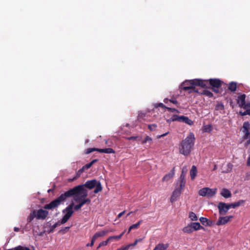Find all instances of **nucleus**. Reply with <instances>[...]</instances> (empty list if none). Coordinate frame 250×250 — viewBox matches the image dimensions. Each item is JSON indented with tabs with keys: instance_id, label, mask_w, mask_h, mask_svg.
Segmentation results:
<instances>
[{
	"instance_id": "a878e982",
	"label": "nucleus",
	"mask_w": 250,
	"mask_h": 250,
	"mask_svg": "<svg viewBox=\"0 0 250 250\" xmlns=\"http://www.w3.org/2000/svg\"><path fill=\"white\" fill-rule=\"evenodd\" d=\"M202 129L204 132H210L212 130V127L210 125H203Z\"/></svg>"
},
{
	"instance_id": "5fc2aeb1",
	"label": "nucleus",
	"mask_w": 250,
	"mask_h": 250,
	"mask_svg": "<svg viewBox=\"0 0 250 250\" xmlns=\"http://www.w3.org/2000/svg\"><path fill=\"white\" fill-rule=\"evenodd\" d=\"M217 166L216 165H215L214 166V168H213V170H216L217 169Z\"/></svg>"
},
{
	"instance_id": "2f4dec72",
	"label": "nucleus",
	"mask_w": 250,
	"mask_h": 250,
	"mask_svg": "<svg viewBox=\"0 0 250 250\" xmlns=\"http://www.w3.org/2000/svg\"><path fill=\"white\" fill-rule=\"evenodd\" d=\"M201 94L209 97H211L213 96L212 93L209 90L207 89L203 90V91L201 92Z\"/></svg>"
},
{
	"instance_id": "9b49d317",
	"label": "nucleus",
	"mask_w": 250,
	"mask_h": 250,
	"mask_svg": "<svg viewBox=\"0 0 250 250\" xmlns=\"http://www.w3.org/2000/svg\"><path fill=\"white\" fill-rule=\"evenodd\" d=\"M108 232V230H102L101 231H99V232H96L93 235V237H92V238L91 239V244H87L86 246L87 247H89V246L92 247V246H93L94 244L95 241L98 238L104 236Z\"/></svg>"
},
{
	"instance_id": "774afa93",
	"label": "nucleus",
	"mask_w": 250,
	"mask_h": 250,
	"mask_svg": "<svg viewBox=\"0 0 250 250\" xmlns=\"http://www.w3.org/2000/svg\"><path fill=\"white\" fill-rule=\"evenodd\" d=\"M128 125V124H127L126 125V126H127Z\"/></svg>"
},
{
	"instance_id": "4468645a",
	"label": "nucleus",
	"mask_w": 250,
	"mask_h": 250,
	"mask_svg": "<svg viewBox=\"0 0 250 250\" xmlns=\"http://www.w3.org/2000/svg\"><path fill=\"white\" fill-rule=\"evenodd\" d=\"M232 218L233 216L219 217L218 220L216 223V225L218 226L225 225V224L229 222Z\"/></svg>"
},
{
	"instance_id": "49530a36",
	"label": "nucleus",
	"mask_w": 250,
	"mask_h": 250,
	"mask_svg": "<svg viewBox=\"0 0 250 250\" xmlns=\"http://www.w3.org/2000/svg\"><path fill=\"white\" fill-rule=\"evenodd\" d=\"M168 134V132H166V133H164L163 134L157 135V138L158 139L161 138L162 137H163L166 136Z\"/></svg>"
},
{
	"instance_id": "473e14b6",
	"label": "nucleus",
	"mask_w": 250,
	"mask_h": 250,
	"mask_svg": "<svg viewBox=\"0 0 250 250\" xmlns=\"http://www.w3.org/2000/svg\"><path fill=\"white\" fill-rule=\"evenodd\" d=\"M78 203L79 204L78 205L76 206H73V208H74L76 210H78L79 209H80L85 204V202L83 201L81 203Z\"/></svg>"
},
{
	"instance_id": "1a4fd4ad",
	"label": "nucleus",
	"mask_w": 250,
	"mask_h": 250,
	"mask_svg": "<svg viewBox=\"0 0 250 250\" xmlns=\"http://www.w3.org/2000/svg\"><path fill=\"white\" fill-rule=\"evenodd\" d=\"M203 228L198 222H193L188 224L183 229V231L185 233H190L193 231L199 230Z\"/></svg>"
},
{
	"instance_id": "c756f323",
	"label": "nucleus",
	"mask_w": 250,
	"mask_h": 250,
	"mask_svg": "<svg viewBox=\"0 0 250 250\" xmlns=\"http://www.w3.org/2000/svg\"><path fill=\"white\" fill-rule=\"evenodd\" d=\"M96 187L94 190V193H97L101 191L102 189V187L100 182H98L96 184V185L95 186Z\"/></svg>"
},
{
	"instance_id": "412c9836",
	"label": "nucleus",
	"mask_w": 250,
	"mask_h": 250,
	"mask_svg": "<svg viewBox=\"0 0 250 250\" xmlns=\"http://www.w3.org/2000/svg\"><path fill=\"white\" fill-rule=\"evenodd\" d=\"M97 151L101 153H114L115 151L114 150L110 148H104V149H97Z\"/></svg>"
},
{
	"instance_id": "79ce46f5",
	"label": "nucleus",
	"mask_w": 250,
	"mask_h": 250,
	"mask_svg": "<svg viewBox=\"0 0 250 250\" xmlns=\"http://www.w3.org/2000/svg\"><path fill=\"white\" fill-rule=\"evenodd\" d=\"M97 148H88L86 150V154H89V153H91L92 152L94 151H97Z\"/></svg>"
},
{
	"instance_id": "c85d7f7f",
	"label": "nucleus",
	"mask_w": 250,
	"mask_h": 250,
	"mask_svg": "<svg viewBox=\"0 0 250 250\" xmlns=\"http://www.w3.org/2000/svg\"><path fill=\"white\" fill-rule=\"evenodd\" d=\"M229 89L232 92H234L236 89V83L234 82H231L229 84Z\"/></svg>"
},
{
	"instance_id": "338daca9",
	"label": "nucleus",
	"mask_w": 250,
	"mask_h": 250,
	"mask_svg": "<svg viewBox=\"0 0 250 250\" xmlns=\"http://www.w3.org/2000/svg\"><path fill=\"white\" fill-rule=\"evenodd\" d=\"M69 228H70V227H68L66 228V229H69Z\"/></svg>"
},
{
	"instance_id": "4c0bfd02",
	"label": "nucleus",
	"mask_w": 250,
	"mask_h": 250,
	"mask_svg": "<svg viewBox=\"0 0 250 250\" xmlns=\"http://www.w3.org/2000/svg\"><path fill=\"white\" fill-rule=\"evenodd\" d=\"M148 127L150 131H154L157 127V125L156 124L149 125H148Z\"/></svg>"
},
{
	"instance_id": "a19ab883",
	"label": "nucleus",
	"mask_w": 250,
	"mask_h": 250,
	"mask_svg": "<svg viewBox=\"0 0 250 250\" xmlns=\"http://www.w3.org/2000/svg\"><path fill=\"white\" fill-rule=\"evenodd\" d=\"M141 240H142V239H136L133 243L129 244L127 246H129V248L130 247L135 246L139 242L141 241Z\"/></svg>"
},
{
	"instance_id": "72a5a7b5",
	"label": "nucleus",
	"mask_w": 250,
	"mask_h": 250,
	"mask_svg": "<svg viewBox=\"0 0 250 250\" xmlns=\"http://www.w3.org/2000/svg\"><path fill=\"white\" fill-rule=\"evenodd\" d=\"M189 218L192 221H196L198 219V218H197L196 215L193 212H191L189 213Z\"/></svg>"
},
{
	"instance_id": "f257e3e1",
	"label": "nucleus",
	"mask_w": 250,
	"mask_h": 250,
	"mask_svg": "<svg viewBox=\"0 0 250 250\" xmlns=\"http://www.w3.org/2000/svg\"><path fill=\"white\" fill-rule=\"evenodd\" d=\"M195 138L193 133L190 132L186 138L182 140L179 145V152L185 155L188 156L193 149L194 146Z\"/></svg>"
},
{
	"instance_id": "dca6fc26",
	"label": "nucleus",
	"mask_w": 250,
	"mask_h": 250,
	"mask_svg": "<svg viewBox=\"0 0 250 250\" xmlns=\"http://www.w3.org/2000/svg\"><path fill=\"white\" fill-rule=\"evenodd\" d=\"M175 170L174 168L170 170V171L162 179L163 181H168L171 179L174 175Z\"/></svg>"
},
{
	"instance_id": "864d4df0",
	"label": "nucleus",
	"mask_w": 250,
	"mask_h": 250,
	"mask_svg": "<svg viewBox=\"0 0 250 250\" xmlns=\"http://www.w3.org/2000/svg\"><path fill=\"white\" fill-rule=\"evenodd\" d=\"M14 230H15V231H18L19 230V229L18 228H16V227H15V228H14Z\"/></svg>"
},
{
	"instance_id": "e433bc0d",
	"label": "nucleus",
	"mask_w": 250,
	"mask_h": 250,
	"mask_svg": "<svg viewBox=\"0 0 250 250\" xmlns=\"http://www.w3.org/2000/svg\"><path fill=\"white\" fill-rule=\"evenodd\" d=\"M121 235H117V236H112L109 237L108 239L109 241H111L113 240H119L121 239Z\"/></svg>"
},
{
	"instance_id": "ddd939ff",
	"label": "nucleus",
	"mask_w": 250,
	"mask_h": 250,
	"mask_svg": "<svg viewBox=\"0 0 250 250\" xmlns=\"http://www.w3.org/2000/svg\"><path fill=\"white\" fill-rule=\"evenodd\" d=\"M48 214V211L43 209H40L37 211L35 210V216L37 219H44Z\"/></svg>"
},
{
	"instance_id": "2eb2a0df",
	"label": "nucleus",
	"mask_w": 250,
	"mask_h": 250,
	"mask_svg": "<svg viewBox=\"0 0 250 250\" xmlns=\"http://www.w3.org/2000/svg\"><path fill=\"white\" fill-rule=\"evenodd\" d=\"M98 181L96 180L87 181L84 184V186L89 189H92L96 185Z\"/></svg>"
},
{
	"instance_id": "4d7b16f0",
	"label": "nucleus",
	"mask_w": 250,
	"mask_h": 250,
	"mask_svg": "<svg viewBox=\"0 0 250 250\" xmlns=\"http://www.w3.org/2000/svg\"><path fill=\"white\" fill-rule=\"evenodd\" d=\"M186 169H187V168H186V167H184L183 168V169H182V173H183V172H184V171H185V170H186Z\"/></svg>"
},
{
	"instance_id": "c9c22d12",
	"label": "nucleus",
	"mask_w": 250,
	"mask_h": 250,
	"mask_svg": "<svg viewBox=\"0 0 250 250\" xmlns=\"http://www.w3.org/2000/svg\"><path fill=\"white\" fill-rule=\"evenodd\" d=\"M91 164L88 163L84 166L82 169L79 170V172H83L84 169H87L91 167Z\"/></svg>"
},
{
	"instance_id": "423d86ee",
	"label": "nucleus",
	"mask_w": 250,
	"mask_h": 250,
	"mask_svg": "<svg viewBox=\"0 0 250 250\" xmlns=\"http://www.w3.org/2000/svg\"><path fill=\"white\" fill-rule=\"evenodd\" d=\"M73 192L71 191H67L64 194L60 195L58 198L53 200L48 204H46L44 206V208L45 209H52L57 207L62 202L65 200L67 198V196L69 195Z\"/></svg>"
},
{
	"instance_id": "7ed1b4c3",
	"label": "nucleus",
	"mask_w": 250,
	"mask_h": 250,
	"mask_svg": "<svg viewBox=\"0 0 250 250\" xmlns=\"http://www.w3.org/2000/svg\"><path fill=\"white\" fill-rule=\"evenodd\" d=\"M208 83L207 80H203L201 79H193L190 80H186L184 82L181 87L184 90H189V92L196 91L195 86H200L204 87L206 86Z\"/></svg>"
},
{
	"instance_id": "0eeeda50",
	"label": "nucleus",
	"mask_w": 250,
	"mask_h": 250,
	"mask_svg": "<svg viewBox=\"0 0 250 250\" xmlns=\"http://www.w3.org/2000/svg\"><path fill=\"white\" fill-rule=\"evenodd\" d=\"M245 94H242L238 97L237 102L239 106L243 107L246 110L244 112H240L242 115H250V103L246 104L245 103Z\"/></svg>"
},
{
	"instance_id": "39448f33",
	"label": "nucleus",
	"mask_w": 250,
	"mask_h": 250,
	"mask_svg": "<svg viewBox=\"0 0 250 250\" xmlns=\"http://www.w3.org/2000/svg\"><path fill=\"white\" fill-rule=\"evenodd\" d=\"M186 182L184 180V176L183 174L181 175L179 180L178 181L177 185L178 187L176 188L173 191L170 197V202L173 203L176 201L180 197L182 191L184 189L185 186Z\"/></svg>"
},
{
	"instance_id": "603ef678",
	"label": "nucleus",
	"mask_w": 250,
	"mask_h": 250,
	"mask_svg": "<svg viewBox=\"0 0 250 250\" xmlns=\"http://www.w3.org/2000/svg\"><path fill=\"white\" fill-rule=\"evenodd\" d=\"M247 165L248 166H250V157L249 158L247 162Z\"/></svg>"
},
{
	"instance_id": "f3484780",
	"label": "nucleus",
	"mask_w": 250,
	"mask_h": 250,
	"mask_svg": "<svg viewBox=\"0 0 250 250\" xmlns=\"http://www.w3.org/2000/svg\"><path fill=\"white\" fill-rule=\"evenodd\" d=\"M209 83L212 86L218 88L221 85V82L219 79H210Z\"/></svg>"
},
{
	"instance_id": "f8f14e48",
	"label": "nucleus",
	"mask_w": 250,
	"mask_h": 250,
	"mask_svg": "<svg viewBox=\"0 0 250 250\" xmlns=\"http://www.w3.org/2000/svg\"><path fill=\"white\" fill-rule=\"evenodd\" d=\"M218 208L219 210V213L221 215L225 214L230 208L229 204H228L223 202L219 203Z\"/></svg>"
},
{
	"instance_id": "c03bdc74",
	"label": "nucleus",
	"mask_w": 250,
	"mask_h": 250,
	"mask_svg": "<svg viewBox=\"0 0 250 250\" xmlns=\"http://www.w3.org/2000/svg\"><path fill=\"white\" fill-rule=\"evenodd\" d=\"M129 249V246H126L125 247H122L116 250H128Z\"/></svg>"
},
{
	"instance_id": "a18cd8bd",
	"label": "nucleus",
	"mask_w": 250,
	"mask_h": 250,
	"mask_svg": "<svg viewBox=\"0 0 250 250\" xmlns=\"http://www.w3.org/2000/svg\"><path fill=\"white\" fill-rule=\"evenodd\" d=\"M138 138H139L138 136H133L130 137H127L126 138V139L128 140H136Z\"/></svg>"
},
{
	"instance_id": "09e8293b",
	"label": "nucleus",
	"mask_w": 250,
	"mask_h": 250,
	"mask_svg": "<svg viewBox=\"0 0 250 250\" xmlns=\"http://www.w3.org/2000/svg\"><path fill=\"white\" fill-rule=\"evenodd\" d=\"M125 212V211H123L122 212L120 213L118 215V218H120L123 214H124Z\"/></svg>"
},
{
	"instance_id": "f03ea898",
	"label": "nucleus",
	"mask_w": 250,
	"mask_h": 250,
	"mask_svg": "<svg viewBox=\"0 0 250 250\" xmlns=\"http://www.w3.org/2000/svg\"><path fill=\"white\" fill-rule=\"evenodd\" d=\"M71 190H72L73 192L71 194L67 196V198L74 195V201L77 203H81L84 201L85 204L87 202H89L88 199H85V197L87 195V192L84 188L83 185L76 186L69 191Z\"/></svg>"
},
{
	"instance_id": "393cba45",
	"label": "nucleus",
	"mask_w": 250,
	"mask_h": 250,
	"mask_svg": "<svg viewBox=\"0 0 250 250\" xmlns=\"http://www.w3.org/2000/svg\"><path fill=\"white\" fill-rule=\"evenodd\" d=\"M157 250H166L168 247V244H164L162 243L158 244L156 246Z\"/></svg>"
},
{
	"instance_id": "680f3d73",
	"label": "nucleus",
	"mask_w": 250,
	"mask_h": 250,
	"mask_svg": "<svg viewBox=\"0 0 250 250\" xmlns=\"http://www.w3.org/2000/svg\"><path fill=\"white\" fill-rule=\"evenodd\" d=\"M131 213H132V212H130L128 213L127 215H129Z\"/></svg>"
},
{
	"instance_id": "de8ad7c7",
	"label": "nucleus",
	"mask_w": 250,
	"mask_h": 250,
	"mask_svg": "<svg viewBox=\"0 0 250 250\" xmlns=\"http://www.w3.org/2000/svg\"><path fill=\"white\" fill-rule=\"evenodd\" d=\"M156 107L161 106L164 108H167V107L165 106L162 103H159L158 104H156L155 105Z\"/></svg>"
},
{
	"instance_id": "0e129e2a",
	"label": "nucleus",
	"mask_w": 250,
	"mask_h": 250,
	"mask_svg": "<svg viewBox=\"0 0 250 250\" xmlns=\"http://www.w3.org/2000/svg\"><path fill=\"white\" fill-rule=\"evenodd\" d=\"M153 250H157V249H156V247H155V248Z\"/></svg>"
},
{
	"instance_id": "bf43d9fd",
	"label": "nucleus",
	"mask_w": 250,
	"mask_h": 250,
	"mask_svg": "<svg viewBox=\"0 0 250 250\" xmlns=\"http://www.w3.org/2000/svg\"><path fill=\"white\" fill-rule=\"evenodd\" d=\"M124 232H122L120 235L121 236V237H122V236L124 235Z\"/></svg>"
},
{
	"instance_id": "6e6552de",
	"label": "nucleus",
	"mask_w": 250,
	"mask_h": 250,
	"mask_svg": "<svg viewBox=\"0 0 250 250\" xmlns=\"http://www.w3.org/2000/svg\"><path fill=\"white\" fill-rule=\"evenodd\" d=\"M242 130L244 133V144L246 146H247L250 144V124L249 122L244 123Z\"/></svg>"
},
{
	"instance_id": "7c9ffc66",
	"label": "nucleus",
	"mask_w": 250,
	"mask_h": 250,
	"mask_svg": "<svg viewBox=\"0 0 250 250\" xmlns=\"http://www.w3.org/2000/svg\"><path fill=\"white\" fill-rule=\"evenodd\" d=\"M35 216V210H33L30 213L29 216L27 218V221L28 222H31L34 218H36Z\"/></svg>"
},
{
	"instance_id": "cd10ccee",
	"label": "nucleus",
	"mask_w": 250,
	"mask_h": 250,
	"mask_svg": "<svg viewBox=\"0 0 250 250\" xmlns=\"http://www.w3.org/2000/svg\"><path fill=\"white\" fill-rule=\"evenodd\" d=\"M152 142V139L151 137L147 136L142 141V143L144 145H146L147 143L150 145Z\"/></svg>"
},
{
	"instance_id": "20e7f679",
	"label": "nucleus",
	"mask_w": 250,
	"mask_h": 250,
	"mask_svg": "<svg viewBox=\"0 0 250 250\" xmlns=\"http://www.w3.org/2000/svg\"><path fill=\"white\" fill-rule=\"evenodd\" d=\"M73 206L74 203L72 202L67 208L63 210L62 213L64 214L63 216L61 222H58L55 223L53 225L51 226L49 229L46 230L48 233H51L54 230L56 227L61 225V224L65 223L68 220V219L70 218L73 213Z\"/></svg>"
},
{
	"instance_id": "bb28decb",
	"label": "nucleus",
	"mask_w": 250,
	"mask_h": 250,
	"mask_svg": "<svg viewBox=\"0 0 250 250\" xmlns=\"http://www.w3.org/2000/svg\"><path fill=\"white\" fill-rule=\"evenodd\" d=\"M182 119V116H179L177 115H173L169 119L167 120V122H173V121H181V120Z\"/></svg>"
},
{
	"instance_id": "8fccbe9b",
	"label": "nucleus",
	"mask_w": 250,
	"mask_h": 250,
	"mask_svg": "<svg viewBox=\"0 0 250 250\" xmlns=\"http://www.w3.org/2000/svg\"><path fill=\"white\" fill-rule=\"evenodd\" d=\"M170 102L174 104H177V103H178L177 101L176 100H170Z\"/></svg>"
},
{
	"instance_id": "b1692460",
	"label": "nucleus",
	"mask_w": 250,
	"mask_h": 250,
	"mask_svg": "<svg viewBox=\"0 0 250 250\" xmlns=\"http://www.w3.org/2000/svg\"><path fill=\"white\" fill-rule=\"evenodd\" d=\"M244 203V201L243 200H240L237 202L232 203V204H229V207L230 208H234L236 207H238L240 206V205H242Z\"/></svg>"
},
{
	"instance_id": "4be33fe9",
	"label": "nucleus",
	"mask_w": 250,
	"mask_h": 250,
	"mask_svg": "<svg viewBox=\"0 0 250 250\" xmlns=\"http://www.w3.org/2000/svg\"><path fill=\"white\" fill-rule=\"evenodd\" d=\"M180 122H184L188 125H192L193 124L192 121L188 119L187 117L184 116H182V119Z\"/></svg>"
},
{
	"instance_id": "e2e57ef3",
	"label": "nucleus",
	"mask_w": 250,
	"mask_h": 250,
	"mask_svg": "<svg viewBox=\"0 0 250 250\" xmlns=\"http://www.w3.org/2000/svg\"><path fill=\"white\" fill-rule=\"evenodd\" d=\"M76 178H77V177H76L74 178V179H73L71 180V181H72V180H73L74 179H76Z\"/></svg>"
},
{
	"instance_id": "aec40b11",
	"label": "nucleus",
	"mask_w": 250,
	"mask_h": 250,
	"mask_svg": "<svg viewBox=\"0 0 250 250\" xmlns=\"http://www.w3.org/2000/svg\"><path fill=\"white\" fill-rule=\"evenodd\" d=\"M197 168L195 166H193L191 167V169L190 170V175L191 179L193 180L195 179V177L197 175Z\"/></svg>"
},
{
	"instance_id": "f704fd0d",
	"label": "nucleus",
	"mask_w": 250,
	"mask_h": 250,
	"mask_svg": "<svg viewBox=\"0 0 250 250\" xmlns=\"http://www.w3.org/2000/svg\"><path fill=\"white\" fill-rule=\"evenodd\" d=\"M141 223H142V221H139L137 223L131 225L129 227V229L132 230L133 229H137Z\"/></svg>"
},
{
	"instance_id": "69168bd1",
	"label": "nucleus",
	"mask_w": 250,
	"mask_h": 250,
	"mask_svg": "<svg viewBox=\"0 0 250 250\" xmlns=\"http://www.w3.org/2000/svg\"><path fill=\"white\" fill-rule=\"evenodd\" d=\"M166 100H167V99H165V100H164V102H165V103H166Z\"/></svg>"
},
{
	"instance_id": "9d476101",
	"label": "nucleus",
	"mask_w": 250,
	"mask_h": 250,
	"mask_svg": "<svg viewBox=\"0 0 250 250\" xmlns=\"http://www.w3.org/2000/svg\"><path fill=\"white\" fill-rule=\"evenodd\" d=\"M216 188H204L198 191L200 196L210 198L214 196L216 193Z\"/></svg>"
},
{
	"instance_id": "a211bd4d",
	"label": "nucleus",
	"mask_w": 250,
	"mask_h": 250,
	"mask_svg": "<svg viewBox=\"0 0 250 250\" xmlns=\"http://www.w3.org/2000/svg\"><path fill=\"white\" fill-rule=\"evenodd\" d=\"M220 194L223 197L226 198H229L231 196L230 191L226 188H223L221 190Z\"/></svg>"
},
{
	"instance_id": "37998d69",
	"label": "nucleus",
	"mask_w": 250,
	"mask_h": 250,
	"mask_svg": "<svg viewBox=\"0 0 250 250\" xmlns=\"http://www.w3.org/2000/svg\"><path fill=\"white\" fill-rule=\"evenodd\" d=\"M167 109L171 112H176L179 113V111L177 109L175 108H170V107H167Z\"/></svg>"
},
{
	"instance_id": "13d9d810",
	"label": "nucleus",
	"mask_w": 250,
	"mask_h": 250,
	"mask_svg": "<svg viewBox=\"0 0 250 250\" xmlns=\"http://www.w3.org/2000/svg\"><path fill=\"white\" fill-rule=\"evenodd\" d=\"M108 230V232H112V231H114V230L113 229H107Z\"/></svg>"
},
{
	"instance_id": "5701e85b",
	"label": "nucleus",
	"mask_w": 250,
	"mask_h": 250,
	"mask_svg": "<svg viewBox=\"0 0 250 250\" xmlns=\"http://www.w3.org/2000/svg\"><path fill=\"white\" fill-rule=\"evenodd\" d=\"M200 221L204 225H210L211 222L207 218L202 217L199 219Z\"/></svg>"
},
{
	"instance_id": "58836bf2",
	"label": "nucleus",
	"mask_w": 250,
	"mask_h": 250,
	"mask_svg": "<svg viewBox=\"0 0 250 250\" xmlns=\"http://www.w3.org/2000/svg\"><path fill=\"white\" fill-rule=\"evenodd\" d=\"M109 242H110V241L108 240V239H107L106 241H104L101 242L100 243L98 248H99L101 247L107 245Z\"/></svg>"
},
{
	"instance_id": "6ab92c4d",
	"label": "nucleus",
	"mask_w": 250,
	"mask_h": 250,
	"mask_svg": "<svg viewBox=\"0 0 250 250\" xmlns=\"http://www.w3.org/2000/svg\"><path fill=\"white\" fill-rule=\"evenodd\" d=\"M232 165L230 163H228L223 166V172L227 173L230 172L232 168Z\"/></svg>"
},
{
	"instance_id": "6e6d98bb",
	"label": "nucleus",
	"mask_w": 250,
	"mask_h": 250,
	"mask_svg": "<svg viewBox=\"0 0 250 250\" xmlns=\"http://www.w3.org/2000/svg\"><path fill=\"white\" fill-rule=\"evenodd\" d=\"M186 169H187V168H186V167H184L183 168V169H182V173H183V172H184V171H185V170H186Z\"/></svg>"
},
{
	"instance_id": "052dcab7",
	"label": "nucleus",
	"mask_w": 250,
	"mask_h": 250,
	"mask_svg": "<svg viewBox=\"0 0 250 250\" xmlns=\"http://www.w3.org/2000/svg\"><path fill=\"white\" fill-rule=\"evenodd\" d=\"M131 230L129 229H128V233H129Z\"/></svg>"
},
{
	"instance_id": "3c124183",
	"label": "nucleus",
	"mask_w": 250,
	"mask_h": 250,
	"mask_svg": "<svg viewBox=\"0 0 250 250\" xmlns=\"http://www.w3.org/2000/svg\"><path fill=\"white\" fill-rule=\"evenodd\" d=\"M97 161V159H95V160H93V161H92L90 163H89L90 164H91V166H92V165H93L95 162H96Z\"/></svg>"
},
{
	"instance_id": "ea45409f",
	"label": "nucleus",
	"mask_w": 250,
	"mask_h": 250,
	"mask_svg": "<svg viewBox=\"0 0 250 250\" xmlns=\"http://www.w3.org/2000/svg\"><path fill=\"white\" fill-rule=\"evenodd\" d=\"M216 110H222L224 109V105L222 104H218L215 107Z\"/></svg>"
}]
</instances>
